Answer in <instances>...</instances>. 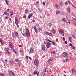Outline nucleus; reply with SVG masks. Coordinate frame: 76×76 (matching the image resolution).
Masks as SVG:
<instances>
[{"label":"nucleus","instance_id":"f257e3e1","mask_svg":"<svg viewBox=\"0 0 76 76\" xmlns=\"http://www.w3.org/2000/svg\"><path fill=\"white\" fill-rule=\"evenodd\" d=\"M23 33L22 34V35L23 36V37H30V32L29 30L27 28L26 29V32L25 34L24 30H23Z\"/></svg>","mask_w":76,"mask_h":76},{"label":"nucleus","instance_id":"f03ea898","mask_svg":"<svg viewBox=\"0 0 76 76\" xmlns=\"http://www.w3.org/2000/svg\"><path fill=\"white\" fill-rule=\"evenodd\" d=\"M44 44H47L46 45V48H49L50 47V45H52V44L50 42H48L46 43V42L44 41L43 42Z\"/></svg>","mask_w":76,"mask_h":76},{"label":"nucleus","instance_id":"7ed1b4c3","mask_svg":"<svg viewBox=\"0 0 76 76\" xmlns=\"http://www.w3.org/2000/svg\"><path fill=\"white\" fill-rule=\"evenodd\" d=\"M44 34L47 36H48V35H49L50 37H52L53 36V34L51 33H50L49 32L45 31V32H44Z\"/></svg>","mask_w":76,"mask_h":76},{"label":"nucleus","instance_id":"20e7f679","mask_svg":"<svg viewBox=\"0 0 76 76\" xmlns=\"http://www.w3.org/2000/svg\"><path fill=\"white\" fill-rule=\"evenodd\" d=\"M34 64L35 66H38V60L37 59H35L34 61Z\"/></svg>","mask_w":76,"mask_h":76},{"label":"nucleus","instance_id":"39448f33","mask_svg":"<svg viewBox=\"0 0 76 76\" xmlns=\"http://www.w3.org/2000/svg\"><path fill=\"white\" fill-rule=\"evenodd\" d=\"M14 34L16 37H17L18 39L20 38L19 35H18V33L16 31H14Z\"/></svg>","mask_w":76,"mask_h":76},{"label":"nucleus","instance_id":"423d86ee","mask_svg":"<svg viewBox=\"0 0 76 76\" xmlns=\"http://www.w3.org/2000/svg\"><path fill=\"white\" fill-rule=\"evenodd\" d=\"M9 74L12 76H13V75L14 76H16V75H15V74L14 72L12 71H10L9 72Z\"/></svg>","mask_w":76,"mask_h":76},{"label":"nucleus","instance_id":"0eeeda50","mask_svg":"<svg viewBox=\"0 0 76 76\" xmlns=\"http://www.w3.org/2000/svg\"><path fill=\"white\" fill-rule=\"evenodd\" d=\"M8 44L10 46V48L11 49H13V45L12 44V43L9 42H8Z\"/></svg>","mask_w":76,"mask_h":76},{"label":"nucleus","instance_id":"6e6552de","mask_svg":"<svg viewBox=\"0 0 76 76\" xmlns=\"http://www.w3.org/2000/svg\"><path fill=\"white\" fill-rule=\"evenodd\" d=\"M51 31L52 32V33L53 34H54L56 33V29H55L54 28H53L52 29Z\"/></svg>","mask_w":76,"mask_h":76},{"label":"nucleus","instance_id":"1a4fd4ad","mask_svg":"<svg viewBox=\"0 0 76 76\" xmlns=\"http://www.w3.org/2000/svg\"><path fill=\"white\" fill-rule=\"evenodd\" d=\"M34 52V50L32 49V48H31L30 49V51H29V53L30 54H32Z\"/></svg>","mask_w":76,"mask_h":76},{"label":"nucleus","instance_id":"9d476101","mask_svg":"<svg viewBox=\"0 0 76 76\" xmlns=\"http://www.w3.org/2000/svg\"><path fill=\"white\" fill-rule=\"evenodd\" d=\"M34 28L36 33H38V30H37V27H36V26H34Z\"/></svg>","mask_w":76,"mask_h":76},{"label":"nucleus","instance_id":"9b49d317","mask_svg":"<svg viewBox=\"0 0 76 76\" xmlns=\"http://www.w3.org/2000/svg\"><path fill=\"white\" fill-rule=\"evenodd\" d=\"M42 50L44 51H47V49L46 50L45 49V45H43L42 46Z\"/></svg>","mask_w":76,"mask_h":76},{"label":"nucleus","instance_id":"f8f14e48","mask_svg":"<svg viewBox=\"0 0 76 76\" xmlns=\"http://www.w3.org/2000/svg\"><path fill=\"white\" fill-rule=\"evenodd\" d=\"M32 15H33V14H32V13H30L28 17V19H30V18H31L32 16Z\"/></svg>","mask_w":76,"mask_h":76},{"label":"nucleus","instance_id":"ddd939ff","mask_svg":"<svg viewBox=\"0 0 76 76\" xmlns=\"http://www.w3.org/2000/svg\"><path fill=\"white\" fill-rule=\"evenodd\" d=\"M71 71H72V74H73V72L75 74H76V70H75V69H72Z\"/></svg>","mask_w":76,"mask_h":76},{"label":"nucleus","instance_id":"4468645a","mask_svg":"<svg viewBox=\"0 0 76 76\" xmlns=\"http://www.w3.org/2000/svg\"><path fill=\"white\" fill-rule=\"evenodd\" d=\"M37 73H38V71H34L33 72V74L34 75H37Z\"/></svg>","mask_w":76,"mask_h":76},{"label":"nucleus","instance_id":"2eb2a0df","mask_svg":"<svg viewBox=\"0 0 76 76\" xmlns=\"http://www.w3.org/2000/svg\"><path fill=\"white\" fill-rule=\"evenodd\" d=\"M67 10H68V12L69 13H70V7H68Z\"/></svg>","mask_w":76,"mask_h":76},{"label":"nucleus","instance_id":"dca6fc26","mask_svg":"<svg viewBox=\"0 0 76 76\" xmlns=\"http://www.w3.org/2000/svg\"><path fill=\"white\" fill-rule=\"evenodd\" d=\"M55 7H56V9H58V6L57 4H55Z\"/></svg>","mask_w":76,"mask_h":76},{"label":"nucleus","instance_id":"f3484780","mask_svg":"<svg viewBox=\"0 0 76 76\" xmlns=\"http://www.w3.org/2000/svg\"><path fill=\"white\" fill-rule=\"evenodd\" d=\"M0 42L1 44L3 45V40L1 38H0Z\"/></svg>","mask_w":76,"mask_h":76},{"label":"nucleus","instance_id":"a211bd4d","mask_svg":"<svg viewBox=\"0 0 76 76\" xmlns=\"http://www.w3.org/2000/svg\"><path fill=\"white\" fill-rule=\"evenodd\" d=\"M51 54H56V51H51Z\"/></svg>","mask_w":76,"mask_h":76},{"label":"nucleus","instance_id":"6ab92c4d","mask_svg":"<svg viewBox=\"0 0 76 76\" xmlns=\"http://www.w3.org/2000/svg\"><path fill=\"white\" fill-rule=\"evenodd\" d=\"M20 51L22 55L23 56H24V53H23V50H20Z\"/></svg>","mask_w":76,"mask_h":76},{"label":"nucleus","instance_id":"aec40b11","mask_svg":"<svg viewBox=\"0 0 76 76\" xmlns=\"http://www.w3.org/2000/svg\"><path fill=\"white\" fill-rule=\"evenodd\" d=\"M9 62L10 63H11V64H14V62H13V61L12 60H10Z\"/></svg>","mask_w":76,"mask_h":76},{"label":"nucleus","instance_id":"412c9836","mask_svg":"<svg viewBox=\"0 0 76 76\" xmlns=\"http://www.w3.org/2000/svg\"><path fill=\"white\" fill-rule=\"evenodd\" d=\"M12 51L15 54H17V52H16V50H15L13 49H12Z\"/></svg>","mask_w":76,"mask_h":76},{"label":"nucleus","instance_id":"4be33fe9","mask_svg":"<svg viewBox=\"0 0 76 76\" xmlns=\"http://www.w3.org/2000/svg\"><path fill=\"white\" fill-rule=\"evenodd\" d=\"M48 25H49V28H51L52 26V24H51V23H48Z\"/></svg>","mask_w":76,"mask_h":76},{"label":"nucleus","instance_id":"5701e85b","mask_svg":"<svg viewBox=\"0 0 76 76\" xmlns=\"http://www.w3.org/2000/svg\"><path fill=\"white\" fill-rule=\"evenodd\" d=\"M28 13V10L26 9L25 10V13L26 14H27Z\"/></svg>","mask_w":76,"mask_h":76},{"label":"nucleus","instance_id":"b1692460","mask_svg":"<svg viewBox=\"0 0 76 76\" xmlns=\"http://www.w3.org/2000/svg\"><path fill=\"white\" fill-rule=\"evenodd\" d=\"M18 21V18L17 17H15V22Z\"/></svg>","mask_w":76,"mask_h":76},{"label":"nucleus","instance_id":"393cba45","mask_svg":"<svg viewBox=\"0 0 76 76\" xmlns=\"http://www.w3.org/2000/svg\"><path fill=\"white\" fill-rule=\"evenodd\" d=\"M6 4L7 5H9V3L8 2V0H5Z\"/></svg>","mask_w":76,"mask_h":76},{"label":"nucleus","instance_id":"a878e982","mask_svg":"<svg viewBox=\"0 0 76 76\" xmlns=\"http://www.w3.org/2000/svg\"><path fill=\"white\" fill-rule=\"evenodd\" d=\"M52 60H53V59L50 58L48 60V62H50V61H51Z\"/></svg>","mask_w":76,"mask_h":76},{"label":"nucleus","instance_id":"bb28decb","mask_svg":"<svg viewBox=\"0 0 76 76\" xmlns=\"http://www.w3.org/2000/svg\"><path fill=\"white\" fill-rule=\"evenodd\" d=\"M62 36L63 37H64V30H62Z\"/></svg>","mask_w":76,"mask_h":76},{"label":"nucleus","instance_id":"cd10ccee","mask_svg":"<svg viewBox=\"0 0 76 76\" xmlns=\"http://www.w3.org/2000/svg\"><path fill=\"white\" fill-rule=\"evenodd\" d=\"M13 15V12L11 11V13L10 14V16H12Z\"/></svg>","mask_w":76,"mask_h":76},{"label":"nucleus","instance_id":"c85d7f7f","mask_svg":"<svg viewBox=\"0 0 76 76\" xmlns=\"http://www.w3.org/2000/svg\"><path fill=\"white\" fill-rule=\"evenodd\" d=\"M52 44L53 45H56V43H55V42H54V41H53L52 42Z\"/></svg>","mask_w":76,"mask_h":76},{"label":"nucleus","instance_id":"c756f323","mask_svg":"<svg viewBox=\"0 0 76 76\" xmlns=\"http://www.w3.org/2000/svg\"><path fill=\"white\" fill-rule=\"evenodd\" d=\"M15 23L16 25H18V23H19L18 21H15Z\"/></svg>","mask_w":76,"mask_h":76},{"label":"nucleus","instance_id":"7c9ffc66","mask_svg":"<svg viewBox=\"0 0 76 76\" xmlns=\"http://www.w3.org/2000/svg\"><path fill=\"white\" fill-rule=\"evenodd\" d=\"M23 17L24 19H26V16L25 15H23Z\"/></svg>","mask_w":76,"mask_h":76},{"label":"nucleus","instance_id":"2f4dec72","mask_svg":"<svg viewBox=\"0 0 76 76\" xmlns=\"http://www.w3.org/2000/svg\"><path fill=\"white\" fill-rule=\"evenodd\" d=\"M63 54H64V55H67V56H68V54H67V53H66V52H63Z\"/></svg>","mask_w":76,"mask_h":76},{"label":"nucleus","instance_id":"473e14b6","mask_svg":"<svg viewBox=\"0 0 76 76\" xmlns=\"http://www.w3.org/2000/svg\"><path fill=\"white\" fill-rule=\"evenodd\" d=\"M68 55H63V57H68V56H67Z\"/></svg>","mask_w":76,"mask_h":76},{"label":"nucleus","instance_id":"72a5a7b5","mask_svg":"<svg viewBox=\"0 0 76 76\" xmlns=\"http://www.w3.org/2000/svg\"><path fill=\"white\" fill-rule=\"evenodd\" d=\"M62 21L65 22V21H66V19H65V18H62Z\"/></svg>","mask_w":76,"mask_h":76},{"label":"nucleus","instance_id":"f704fd0d","mask_svg":"<svg viewBox=\"0 0 76 76\" xmlns=\"http://www.w3.org/2000/svg\"><path fill=\"white\" fill-rule=\"evenodd\" d=\"M59 32L60 35H62V33H63V31H59Z\"/></svg>","mask_w":76,"mask_h":76},{"label":"nucleus","instance_id":"c9c22d12","mask_svg":"<svg viewBox=\"0 0 76 76\" xmlns=\"http://www.w3.org/2000/svg\"><path fill=\"white\" fill-rule=\"evenodd\" d=\"M17 64L18 66H19V67H20V64L19 63H17Z\"/></svg>","mask_w":76,"mask_h":76},{"label":"nucleus","instance_id":"e433bc0d","mask_svg":"<svg viewBox=\"0 0 76 76\" xmlns=\"http://www.w3.org/2000/svg\"><path fill=\"white\" fill-rule=\"evenodd\" d=\"M71 47L72 49H73L74 50H75V46H74L72 45V46H71Z\"/></svg>","mask_w":76,"mask_h":76},{"label":"nucleus","instance_id":"4c0bfd02","mask_svg":"<svg viewBox=\"0 0 76 76\" xmlns=\"http://www.w3.org/2000/svg\"><path fill=\"white\" fill-rule=\"evenodd\" d=\"M6 51L7 53V54H10V52H9V50H8Z\"/></svg>","mask_w":76,"mask_h":76},{"label":"nucleus","instance_id":"58836bf2","mask_svg":"<svg viewBox=\"0 0 76 76\" xmlns=\"http://www.w3.org/2000/svg\"><path fill=\"white\" fill-rule=\"evenodd\" d=\"M26 59H27V60H29V57H28V56L27 55H26Z\"/></svg>","mask_w":76,"mask_h":76},{"label":"nucleus","instance_id":"ea45409f","mask_svg":"<svg viewBox=\"0 0 76 76\" xmlns=\"http://www.w3.org/2000/svg\"><path fill=\"white\" fill-rule=\"evenodd\" d=\"M39 31L40 32H41V31H42V29H41V27L39 28Z\"/></svg>","mask_w":76,"mask_h":76},{"label":"nucleus","instance_id":"a19ab883","mask_svg":"<svg viewBox=\"0 0 76 76\" xmlns=\"http://www.w3.org/2000/svg\"><path fill=\"white\" fill-rule=\"evenodd\" d=\"M60 5L61 6H63V2H60Z\"/></svg>","mask_w":76,"mask_h":76},{"label":"nucleus","instance_id":"79ce46f5","mask_svg":"<svg viewBox=\"0 0 76 76\" xmlns=\"http://www.w3.org/2000/svg\"><path fill=\"white\" fill-rule=\"evenodd\" d=\"M12 37L13 38H15V34H14V33H13L12 34Z\"/></svg>","mask_w":76,"mask_h":76},{"label":"nucleus","instance_id":"37998d69","mask_svg":"<svg viewBox=\"0 0 76 76\" xmlns=\"http://www.w3.org/2000/svg\"><path fill=\"white\" fill-rule=\"evenodd\" d=\"M7 12H4V15H7Z\"/></svg>","mask_w":76,"mask_h":76},{"label":"nucleus","instance_id":"c03bdc74","mask_svg":"<svg viewBox=\"0 0 76 76\" xmlns=\"http://www.w3.org/2000/svg\"><path fill=\"white\" fill-rule=\"evenodd\" d=\"M71 38H72V37H69V39L70 41V42H71Z\"/></svg>","mask_w":76,"mask_h":76},{"label":"nucleus","instance_id":"a18cd8bd","mask_svg":"<svg viewBox=\"0 0 76 76\" xmlns=\"http://www.w3.org/2000/svg\"><path fill=\"white\" fill-rule=\"evenodd\" d=\"M59 13V11H56V14H58Z\"/></svg>","mask_w":76,"mask_h":76},{"label":"nucleus","instance_id":"49530a36","mask_svg":"<svg viewBox=\"0 0 76 76\" xmlns=\"http://www.w3.org/2000/svg\"><path fill=\"white\" fill-rule=\"evenodd\" d=\"M48 41L49 42H51L52 43V41L50 40L49 39H48Z\"/></svg>","mask_w":76,"mask_h":76},{"label":"nucleus","instance_id":"de8ad7c7","mask_svg":"<svg viewBox=\"0 0 76 76\" xmlns=\"http://www.w3.org/2000/svg\"><path fill=\"white\" fill-rule=\"evenodd\" d=\"M36 3L37 4H38L39 3V1H37L36 2Z\"/></svg>","mask_w":76,"mask_h":76},{"label":"nucleus","instance_id":"09e8293b","mask_svg":"<svg viewBox=\"0 0 76 76\" xmlns=\"http://www.w3.org/2000/svg\"><path fill=\"white\" fill-rule=\"evenodd\" d=\"M32 22H33L34 23H35V20L34 19H33L32 20Z\"/></svg>","mask_w":76,"mask_h":76},{"label":"nucleus","instance_id":"8fccbe9b","mask_svg":"<svg viewBox=\"0 0 76 76\" xmlns=\"http://www.w3.org/2000/svg\"><path fill=\"white\" fill-rule=\"evenodd\" d=\"M47 70V68H45L44 71L45 72H46V71Z\"/></svg>","mask_w":76,"mask_h":76},{"label":"nucleus","instance_id":"3c124183","mask_svg":"<svg viewBox=\"0 0 76 76\" xmlns=\"http://www.w3.org/2000/svg\"><path fill=\"white\" fill-rule=\"evenodd\" d=\"M68 3H69L70 4H71V2H70V1H68Z\"/></svg>","mask_w":76,"mask_h":76},{"label":"nucleus","instance_id":"603ef678","mask_svg":"<svg viewBox=\"0 0 76 76\" xmlns=\"http://www.w3.org/2000/svg\"><path fill=\"white\" fill-rule=\"evenodd\" d=\"M5 18L6 19H9V17H8L7 16H6L5 17Z\"/></svg>","mask_w":76,"mask_h":76},{"label":"nucleus","instance_id":"864d4df0","mask_svg":"<svg viewBox=\"0 0 76 76\" xmlns=\"http://www.w3.org/2000/svg\"><path fill=\"white\" fill-rule=\"evenodd\" d=\"M28 58H29V59H30V60H32V58H31V57H29Z\"/></svg>","mask_w":76,"mask_h":76},{"label":"nucleus","instance_id":"5fc2aeb1","mask_svg":"<svg viewBox=\"0 0 76 76\" xmlns=\"http://www.w3.org/2000/svg\"><path fill=\"white\" fill-rule=\"evenodd\" d=\"M43 6L45 5V2H43Z\"/></svg>","mask_w":76,"mask_h":76},{"label":"nucleus","instance_id":"6e6d98bb","mask_svg":"<svg viewBox=\"0 0 76 76\" xmlns=\"http://www.w3.org/2000/svg\"><path fill=\"white\" fill-rule=\"evenodd\" d=\"M65 5L66 6L67 5V2H65Z\"/></svg>","mask_w":76,"mask_h":76},{"label":"nucleus","instance_id":"4d7b16f0","mask_svg":"<svg viewBox=\"0 0 76 76\" xmlns=\"http://www.w3.org/2000/svg\"><path fill=\"white\" fill-rule=\"evenodd\" d=\"M62 39H63V41H65L66 39H65V38H64V37H63Z\"/></svg>","mask_w":76,"mask_h":76},{"label":"nucleus","instance_id":"13d9d810","mask_svg":"<svg viewBox=\"0 0 76 76\" xmlns=\"http://www.w3.org/2000/svg\"><path fill=\"white\" fill-rule=\"evenodd\" d=\"M15 60L16 61V62H17V61H18V59L16 58V59H15Z\"/></svg>","mask_w":76,"mask_h":76},{"label":"nucleus","instance_id":"bf43d9fd","mask_svg":"<svg viewBox=\"0 0 76 76\" xmlns=\"http://www.w3.org/2000/svg\"><path fill=\"white\" fill-rule=\"evenodd\" d=\"M7 48L8 50V51H10V49L8 48V47H7Z\"/></svg>","mask_w":76,"mask_h":76},{"label":"nucleus","instance_id":"052dcab7","mask_svg":"<svg viewBox=\"0 0 76 76\" xmlns=\"http://www.w3.org/2000/svg\"><path fill=\"white\" fill-rule=\"evenodd\" d=\"M73 38H76V37H75V35H73L72 36Z\"/></svg>","mask_w":76,"mask_h":76},{"label":"nucleus","instance_id":"680f3d73","mask_svg":"<svg viewBox=\"0 0 76 76\" xmlns=\"http://www.w3.org/2000/svg\"><path fill=\"white\" fill-rule=\"evenodd\" d=\"M58 40V38H56V42H57V41Z\"/></svg>","mask_w":76,"mask_h":76},{"label":"nucleus","instance_id":"e2e57ef3","mask_svg":"<svg viewBox=\"0 0 76 76\" xmlns=\"http://www.w3.org/2000/svg\"><path fill=\"white\" fill-rule=\"evenodd\" d=\"M22 45H19V47L20 48H21V47H22Z\"/></svg>","mask_w":76,"mask_h":76},{"label":"nucleus","instance_id":"0e129e2a","mask_svg":"<svg viewBox=\"0 0 76 76\" xmlns=\"http://www.w3.org/2000/svg\"><path fill=\"white\" fill-rule=\"evenodd\" d=\"M5 50L6 51H7L8 50L7 49V48H5Z\"/></svg>","mask_w":76,"mask_h":76},{"label":"nucleus","instance_id":"69168bd1","mask_svg":"<svg viewBox=\"0 0 76 76\" xmlns=\"http://www.w3.org/2000/svg\"><path fill=\"white\" fill-rule=\"evenodd\" d=\"M4 60L5 62L6 63H7V62L8 61H7V59L5 60Z\"/></svg>","mask_w":76,"mask_h":76},{"label":"nucleus","instance_id":"338daca9","mask_svg":"<svg viewBox=\"0 0 76 76\" xmlns=\"http://www.w3.org/2000/svg\"><path fill=\"white\" fill-rule=\"evenodd\" d=\"M69 45L70 46H72L73 45H72V44L71 43H70L69 44Z\"/></svg>","mask_w":76,"mask_h":76},{"label":"nucleus","instance_id":"774afa93","mask_svg":"<svg viewBox=\"0 0 76 76\" xmlns=\"http://www.w3.org/2000/svg\"><path fill=\"white\" fill-rule=\"evenodd\" d=\"M64 43L65 44H67V42L66 41H65L64 42Z\"/></svg>","mask_w":76,"mask_h":76}]
</instances>
